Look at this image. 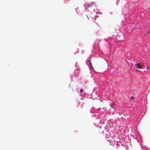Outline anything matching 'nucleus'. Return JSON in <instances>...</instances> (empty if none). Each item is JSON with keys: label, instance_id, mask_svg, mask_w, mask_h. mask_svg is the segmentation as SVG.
I'll list each match as a JSON object with an SVG mask.
<instances>
[{"label": "nucleus", "instance_id": "f257e3e1", "mask_svg": "<svg viewBox=\"0 0 150 150\" xmlns=\"http://www.w3.org/2000/svg\"><path fill=\"white\" fill-rule=\"evenodd\" d=\"M136 65L139 69H142V66L140 63H137L136 64Z\"/></svg>", "mask_w": 150, "mask_h": 150}, {"label": "nucleus", "instance_id": "f03ea898", "mask_svg": "<svg viewBox=\"0 0 150 150\" xmlns=\"http://www.w3.org/2000/svg\"><path fill=\"white\" fill-rule=\"evenodd\" d=\"M94 4V3L93 2L91 4H90L88 5V6L89 7H91L93 6V5Z\"/></svg>", "mask_w": 150, "mask_h": 150}, {"label": "nucleus", "instance_id": "7ed1b4c3", "mask_svg": "<svg viewBox=\"0 0 150 150\" xmlns=\"http://www.w3.org/2000/svg\"><path fill=\"white\" fill-rule=\"evenodd\" d=\"M110 106H112L115 105V104L114 103H112L110 104Z\"/></svg>", "mask_w": 150, "mask_h": 150}, {"label": "nucleus", "instance_id": "20e7f679", "mask_svg": "<svg viewBox=\"0 0 150 150\" xmlns=\"http://www.w3.org/2000/svg\"><path fill=\"white\" fill-rule=\"evenodd\" d=\"M134 99V97H133V96H131L130 97V99L132 100H133Z\"/></svg>", "mask_w": 150, "mask_h": 150}, {"label": "nucleus", "instance_id": "39448f33", "mask_svg": "<svg viewBox=\"0 0 150 150\" xmlns=\"http://www.w3.org/2000/svg\"><path fill=\"white\" fill-rule=\"evenodd\" d=\"M82 91H83V89H81L80 90V92L81 93H82Z\"/></svg>", "mask_w": 150, "mask_h": 150}]
</instances>
